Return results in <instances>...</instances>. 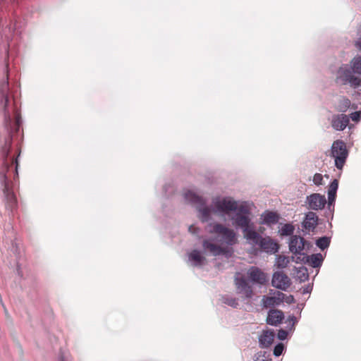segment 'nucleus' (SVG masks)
<instances>
[{"mask_svg": "<svg viewBox=\"0 0 361 361\" xmlns=\"http://www.w3.org/2000/svg\"><path fill=\"white\" fill-rule=\"evenodd\" d=\"M247 274L250 280L254 283L264 285L268 281L267 274L257 267H251Z\"/></svg>", "mask_w": 361, "mask_h": 361, "instance_id": "obj_9", "label": "nucleus"}, {"mask_svg": "<svg viewBox=\"0 0 361 361\" xmlns=\"http://www.w3.org/2000/svg\"><path fill=\"white\" fill-rule=\"evenodd\" d=\"M248 215L235 214L232 220L235 226L242 229L243 236L249 243L258 245L263 237L255 230V226Z\"/></svg>", "mask_w": 361, "mask_h": 361, "instance_id": "obj_2", "label": "nucleus"}, {"mask_svg": "<svg viewBox=\"0 0 361 361\" xmlns=\"http://www.w3.org/2000/svg\"><path fill=\"white\" fill-rule=\"evenodd\" d=\"M258 245L262 250L269 254H274L279 249V244L269 236L263 237Z\"/></svg>", "mask_w": 361, "mask_h": 361, "instance_id": "obj_13", "label": "nucleus"}, {"mask_svg": "<svg viewBox=\"0 0 361 361\" xmlns=\"http://www.w3.org/2000/svg\"><path fill=\"white\" fill-rule=\"evenodd\" d=\"M4 193L6 196L7 203L11 209H13L16 204V198L13 191H11L7 185H5Z\"/></svg>", "mask_w": 361, "mask_h": 361, "instance_id": "obj_19", "label": "nucleus"}, {"mask_svg": "<svg viewBox=\"0 0 361 361\" xmlns=\"http://www.w3.org/2000/svg\"><path fill=\"white\" fill-rule=\"evenodd\" d=\"M308 207L313 210L322 209L324 207L326 200L324 195L313 193L307 197Z\"/></svg>", "mask_w": 361, "mask_h": 361, "instance_id": "obj_10", "label": "nucleus"}, {"mask_svg": "<svg viewBox=\"0 0 361 361\" xmlns=\"http://www.w3.org/2000/svg\"><path fill=\"white\" fill-rule=\"evenodd\" d=\"M189 260L194 262L195 266H201L206 260L200 251L197 250H192L188 255Z\"/></svg>", "mask_w": 361, "mask_h": 361, "instance_id": "obj_18", "label": "nucleus"}, {"mask_svg": "<svg viewBox=\"0 0 361 361\" xmlns=\"http://www.w3.org/2000/svg\"><path fill=\"white\" fill-rule=\"evenodd\" d=\"M263 224L267 225L275 224L279 221V215L273 212H267L263 214Z\"/></svg>", "mask_w": 361, "mask_h": 361, "instance_id": "obj_20", "label": "nucleus"}, {"mask_svg": "<svg viewBox=\"0 0 361 361\" xmlns=\"http://www.w3.org/2000/svg\"><path fill=\"white\" fill-rule=\"evenodd\" d=\"M290 259L289 257L285 255H278L276 259V265L279 269H283L288 267Z\"/></svg>", "mask_w": 361, "mask_h": 361, "instance_id": "obj_24", "label": "nucleus"}, {"mask_svg": "<svg viewBox=\"0 0 361 361\" xmlns=\"http://www.w3.org/2000/svg\"><path fill=\"white\" fill-rule=\"evenodd\" d=\"M335 81L338 85H345L348 84L353 88L361 86V79L355 76L350 68L347 66H343L338 68Z\"/></svg>", "mask_w": 361, "mask_h": 361, "instance_id": "obj_6", "label": "nucleus"}, {"mask_svg": "<svg viewBox=\"0 0 361 361\" xmlns=\"http://www.w3.org/2000/svg\"><path fill=\"white\" fill-rule=\"evenodd\" d=\"M3 97H4V110L6 116H8V118H10V115L7 111V106H8V104L9 102L8 97L7 95L3 94Z\"/></svg>", "mask_w": 361, "mask_h": 361, "instance_id": "obj_33", "label": "nucleus"}, {"mask_svg": "<svg viewBox=\"0 0 361 361\" xmlns=\"http://www.w3.org/2000/svg\"><path fill=\"white\" fill-rule=\"evenodd\" d=\"M274 336L275 335L273 331H264L259 338L260 345L263 348L269 347L274 341Z\"/></svg>", "mask_w": 361, "mask_h": 361, "instance_id": "obj_17", "label": "nucleus"}, {"mask_svg": "<svg viewBox=\"0 0 361 361\" xmlns=\"http://www.w3.org/2000/svg\"><path fill=\"white\" fill-rule=\"evenodd\" d=\"M338 187V181L336 179H334L329 185L328 189V198L329 202H331L335 200L336 191Z\"/></svg>", "mask_w": 361, "mask_h": 361, "instance_id": "obj_22", "label": "nucleus"}, {"mask_svg": "<svg viewBox=\"0 0 361 361\" xmlns=\"http://www.w3.org/2000/svg\"><path fill=\"white\" fill-rule=\"evenodd\" d=\"M313 182L317 185H323V176L321 173H315L313 177Z\"/></svg>", "mask_w": 361, "mask_h": 361, "instance_id": "obj_30", "label": "nucleus"}, {"mask_svg": "<svg viewBox=\"0 0 361 361\" xmlns=\"http://www.w3.org/2000/svg\"><path fill=\"white\" fill-rule=\"evenodd\" d=\"M284 301H285L286 303H288V304H291V303L294 302L295 299H294L293 295H286L285 294L284 299H283V302H284Z\"/></svg>", "mask_w": 361, "mask_h": 361, "instance_id": "obj_35", "label": "nucleus"}, {"mask_svg": "<svg viewBox=\"0 0 361 361\" xmlns=\"http://www.w3.org/2000/svg\"><path fill=\"white\" fill-rule=\"evenodd\" d=\"M213 204L218 212L226 214L235 211H237L236 214L243 215L250 214V209L247 205L244 204L238 205L236 201L230 198L217 199L214 200Z\"/></svg>", "mask_w": 361, "mask_h": 361, "instance_id": "obj_3", "label": "nucleus"}, {"mask_svg": "<svg viewBox=\"0 0 361 361\" xmlns=\"http://www.w3.org/2000/svg\"><path fill=\"white\" fill-rule=\"evenodd\" d=\"M310 247V243L302 237L298 235H292L289 242V250L295 255H305Z\"/></svg>", "mask_w": 361, "mask_h": 361, "instance_id": "obj_7", "label": "nucleus"}, {"mask_svg": "<svg viewBox=\"0 0 361 361\" xmlns=\"http://www.w3.org/2000/svg\"><path fill=\"white\" fill-rule=\"evenodd\" d=\"M351 63L353 72L361 75V56L355 57Z\"/></svg>", "mask_w": 361, "mask_h": 361, "instance_id": "obj_26", "label": "nucleus"}, {"mask_svg": "<svg viewBox=\"0 0 361 361\" xmlns=\"http://www.w3.org/2000/svg\"><path fill=\"white\" fill-rule=\"evenodd\" d=\"M235 284L239 292L243 293L246 298H250L252 296V288L243 277H235Z\"/></svg>", "mask_w": 361, "mask_h": 361, "instance_id": "obj_14", "label": "nucleus"}, {"mask_svg": "<svg viewBox=\"0 0 361 361\" xmlns=\"http://www.w3.org/2000/svg\"><path fill=\"white\" fill-rule=\"evenodd\" d=\"M285 294L280 291L274 293V296L264 295L262 299V305L265 308L278 306L283 302Z\"/></svg>", "mask_w": 361, "mask_h": 361, "instance_id": "obj_11", "label": "nucleus"}, {"mask_svg": "<svg viewBox=\"0 0 361 361\" xmlns=\"http://www.w3.org/2000/svg\"><path fill=\"white\" fill-rule=\"evenodd\" d=\"M355 46L360 50H361V38L358 39L355 43Z\"/></svg>", "mask_w": 361, "mask_h": 361, "instance_id": "obj_37", "label": "nucleus"}, {"mask_svg": "<svg viewBox=\"0 0 361 361\" xmlns=\"http://www.w3.org/2000/svg\"><path fill=\"white\" fill-rule=\"evenodd\" d=\"M207 231L215 237L212 240L204 239L202 241L204 250L215 257H231L233 253L232 246L238 243V236L234 230L219 223H211L207 225Z\"/></svg>", "mask_w": 361, "mask_h": 361, "instance_id": "obj_1", "label": "nucleus"}, {"mask_svg": "<svg viewBox=\"0 0 361 361\" xmlns=\"http://www.w3.org/2000/svg\"><path fill=\"white\" fill-rule=\"evenodd\" d=\"M349 116L344 114H334L331 119V127L335 130H343L349 124Z\"/></svg>", "mask_w": 361, "mask_h": 361, "instance_id": "obj_12", "label": "nucleus"}, {"mask_svg": "<svg viewBox=\"0 0 361 361\" xmlns=\"http://www.w3.org/2000/svg\"><path fill=\"white\" fill-rule=\"evenodd\" d=\"M306 258L307 261L313 267H319L322 262V256L321 254H314L311 256H305L303 259Z\"/></svg>", "mask_w": 361, "mask_h": 361, "instance_id": "obj_21", "label": "nucleus"}, {"mask_svg": "<svg viewBox=\"0 0 361 361\" xmlns=\"http://www.w3.org/2000/svg\"><path fill=\"white\" fill-rule=\"evenodd\" d=\"M318 216L316 213L309 212L302 222L303 227L308 231H312L317 225Z\"/></svg>", "mask_w": 361, "mask_h": 361, "instance_id": "obj_16", "label": "nucleus"}, {"mask_svg": "<svg viewBox=\"0 0 361 361\" xmlns=\"http://www.w3.org/2000/svg\"><path fill=\"white\" fill-rule=\"evenodd\" d=\"M189 231L192 233H198V228L195 227V226H190L189 227Z\"/></svg>", "mask_w": 361, "mask_h": 361, "instance_id": "obj_36", "label": "nucleus"}, {"mask_svg": "<svg viewBox=\"0 0 361 361\" xmlns=\"http://www.w3.org/2000/svg\"><path fill=\"white\" fill-rule=\"evenodd\" d=\"M15 162L16 164V168L17 169L18 168V160H17V159H16Z\"/></svg>", "mask_w": 361, "mask_h": 361, "instance_id": "obj_38", "label": "nucleus"}, {"mask_svg": "<svg viewBox=\"0 0 361 361\" xmlns=\"http://www.w3.org/2000/svg\"><path fill=\"white\" fill-rule=\"evenodd\" d=\"M294 229L295 228L293 225L286 224L281 227L280 233L281 235H290L293 234Z\"/></svg>", "mask_w": 361, "mask_h": 361, "instance_id": "obj_27", "label": "nucleus"}, {"mask_svg": "<svg viewBox=\"0 0 361 361\" xmlns=\"http://www.w3.org/2000/svg\"><path fill=\"white\" fill-rule=\"evenodd\" d=\"M284 349V346H283V343H279L277 344L275 347H274V355L275 356H280L282 353H283V350Z\"/></svg>", "mask_w": 361, "mask_h": 361, "instance_id": "obj_31", "label": "nucleus"}, {"mask_svg": "<svg viewBox=\"0 0 361 361\" xmlns=\"http://www.w3.org/2000/svg\"><path fill=\"white\" fill-rule=\"evenodd\" d=\"M270 355L266 351H259L255 355V361H271Z\"/></svg>", "mask_w": 361, "mask_h": 361, "instance_id": "obj_28", "label": "nucleus"}, {"mask_svg": "<svg viewBox=\"0 0 361 361\" xmlns=\"http://www.w3.org/2000/svg\"><path fill=\"white\" fill-rule=\"evenodd\" d=\"M330 238L329 237L324 236L319 238L316 241V245L318 246L322 250L327 248L330 245Z\"/></svg>", "mask_w": 361, "mask_h": 361, "instance_id": "obj_25", "label": "nucleus"}, {"mask_svg": "<svg viewBox=\"0 0 361 361\" xmlns=\"http://www.w3.org/2000/svg\"><path fill=\"white\" fill-rule=\"evenodd\" d=\"M185 200L195 204L200 212V217L202 222L209 221L212 213V209L207 207L205 200L192 190H188L184 193Z\"/></svg>", "mask_w": 361, "mask_h": 361, "instance_id": "obj_4", "label": "nucleus"}, {"mask_svg": "<svg viewBox=\"0 0 361 361\" xmlns=\"http://www.w3.org/2000/svg\"><path fill=\"white\" fill-rule=\"evenodd\" d=\"M287 335H288V333L286 331L283 330V329H280L278 332V338L280 339V340H284L287 337Z\"/></svg>", "mask_w": 361, "mask_h": 361, "instance_id": "obj_34", "label": "nucleus"}, {"mask_svg": "<svg viewBox=\"0 0 361 361\" xmlns=\"http://www.w3.org/2000/svg\"><path fill=\"white\" fill-rule=\"evenodd\" d=\"M330 156L334 159L336 168L342 170L348 156L345 143L341 140L334 141L331 145Z\"/></svg>", "mask_w": 361, "mask_h": 361, "instance_id": "obj_5", "label": "nucleus"}, {"mask_svg": "<svg viewBox=\"0 0 361 361\" xmlns=\"http://www.w3.org/2000/svg\"><path fill=\"white\" fill-rule=\"evenodd\" d=\"M350 100L347 97H343L338 102L336 110L339 112L345 113L350 107Z\"/></svg>", "mask_w": 361, "mask_h": 361, "instance_id": "obj_23", "label": "nucleus"}, {"mask_svg": "<svg viewBox=\"0 0 361 361\" xmlns=\"http://www.w3.org/2000/svg\"><path fill=\"white\" fill-rule=\"evenodd\" d=\"M284 319L283 312L280 310L271 309L269 311L267 323L269 325L277 326Z\"/></svg>", "mask_w": 361, "mask_h": 361, "instance_id": "obj_15", "label": "nucleus"}, {"mask_svg": "<svg viewBox=\"0 0 361 361\" xmlns=\"http://www.w3.org/2000/svg\"><path fill=\"white\" fill-rule=\"evenodd\" d=\"M348 116L349 118H350L353 121L357 122L361 118V111H355Z\"/></svg>", "mask_w": 361, "mask_h": 361, "instance_id": "obj_32", "label": "nucleus"}, {"mask_svg": "<svg viewBox=\"0 0 361 361\" xmlns=\"http://www.w3.org/2000/svg\"><path fill=\"white\" fill-rule=\"evenodd\" d=\"M291 319H292L293 321H294V320H295V317H292Z\"/></svg>", "mask_w": 361, "mask_h": 361, "instance_id": "obj_39", "label": "nucleus"}, {"mask_svg": "<svg viewBox=\"0 0 361 361\" xmlns=\"http://www.w3.org/2000/svg\"><path fill=\"white\" fill-rule=\"evenodd\" d=\"M271 285L277 289L286 290L290 286L291 281L284 272L276 271L272 276Z\"/></svg>", "mask_w": 361, "mask_h": 361, "instance_id": "obj_8", "label": "nucleus"}, {"mask_svg": "<svg viewBox=\"0 0 361 361\" xmlns=\"http://www.w3.org/2000/svg\"><path fill=\"white\" fill-rule=\"evenodd\" d=\"M6 87L8 86V82L5 84Z\"/></svg>", "mask_w": 361, "mask_h": 361, "instance_id": "obj_40", "label": "nucleus"}, {"mask_svg": "<svg viewBox=\"0 0 361 361\" xmlns=\"http://www.w3.org/2000/svg\"><path fill=\"white\" fill-rule=\"evenodd\" d=\"M224 302L231 307H236L238 305V300L233 298L224 297Z\"/></svg>", "mask_w": 361, "mask_h": 361, "instance_id": "obj_29", "label": "nucleus"}, {"mask_svg": "<svg viewBox=\"0 0 361 361\" xmlns=\"http://www.w3.org/2000/svg\"><path fill=\"white\" fill-rule=\"evenodd\" d=\"M62 361H63V360H62Z\"/></svg>", "mask_w": 361, "mask_h": 361, "instance_id": "obj_41", "label": "nucleus"}]
</instances>
